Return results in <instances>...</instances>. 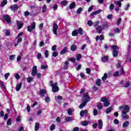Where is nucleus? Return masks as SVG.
I'll list each match as a JSON object with an SVG mask.
<instances>
[{"instance_id": "9", "label": "nucleus", "mask_w": 131, "mask_h": 131, "mask_svg": "<svg viewBox=\"0 0 131 131\" xmlns=\"http://www.w3.org/2000/svg\"><path fill=\"white\" fill-rule=\"evenodd\" d=\"M22 84H23V83H22V82H21L20 83L16 85L15 87V90L16 92H19V91L21 90V88H22Z\"/></svg>"}, {"instance_id": "50", "label": "nucleus", "mask_w": 131, "mask_h": 131, "mask_svg": "<svg viewBox=\"0 0 131 131\" xmlns=\"http://www.w3.org/2000/svg\"><path fill=\"white\" fill-rule=\"evenodd\" d=\"M121 17H119L117 20V25H120V23H121Z\"/></svg>"}, {"instance_id": "43", "label": "nucleus", "mask_w": 131, "mask_h": 131, "mask_svg": "<svg viewBox=\"0 0 131 131\" xmlns=\"http://www.w3.org/2000/svg\"><path fill=\"white\" fill-rule=\"evenodd\" d=\"M68 114L69 115H71L72 114V109L71 108H69L68 110Z\"/></svg>"}, {"instance_id": "30", "label": "nucleus", "mask_w": 131, "mask_h": 131, "mask_svg": "<svg viewBox=\"0 0 131 131\" xmlns=\"http://www.w3.org/2000/svg\"><path fill=\"white\" fill-rule=\"evenodd\" d=\"M107 73H105L104 74L103 76L101 78L102 80H103V81H105V80L107 79Z\"/></svg>"}, {"instance_id": "14", "label": "nucleus", "mask_w": 131, "mask_h": 131, "mask_svg": "<svg viewBox=\"0 0 131 131\" xmlns=\"http://www.w3.org/2000/svg\"><path fill=\"white\" fill-rule=\"evenodd\" d=\"M108 59L109 57L107 55H105L101 58V61L102 62H103V63H105V62H106V61H108Z\"/></svg>"}, {"instance_id": "52", "label": "nucleus", "mask_w": 131, "mask_h": 131, "mask_svg": "<svg viewBox=\"0 0 131 131\" xmlns=\"http://www.w3.org/2000/svg\"><path fill=\"white\" fill-rule=\"evenodd\" d=\"M114 4H111L110 6V9L111 11H112V10H113L114 9Z\"/></svg>"}, {"instance_id": "58", "label": "nucleus", "mask_w": 131, "mask_h": 131, "mask_svg": "<svg viewBox=\"0 0 131 131\" xmlns=\"http://www.w3.org/2000/svg\"><path fill=\"white\" fill-rule=\"evenodd\" d=\"M80 76L81 77V78L85 79V76L84 75V74H83V73H81L80 74Z\"/></svg>"}, {"instance_id": "20", "label": "nucleus", "mask_w": 131, "mask_h": 131, "mask_svg": "<svg viewBox=\"0 0 131 131\" xmlns=\"http://www.w3.org/2000/svg\"><path fill=\"white\" fill-rule=\"evenodd\" d=\"M75 2H73L70 6H69V9L70 10H72V9H74L75 8Z\"/></svg>"}, {"instance_id": "21", "label": "nucleus", "mask_w": 131, "mask_h": 131, "mask_svg": "<svg viewBox=\"0 0 131 131\" xmlns=\"http://www.w3.org/2000/svg\"><path fill=\"white\" fill-rule=\"evenodd\" d=\"M86 102L83 101L82 103H81L79 106L80 109H82L83 107H85V106L86 105Z\"/></svg>"}, {"instance_id": "27", "label": "nucleus", "mask_w": 131, "mask_h": 131, "mask_svg": "<svg viewBox=\"0 0 131 131\" xmlns=\"http://www.w3.org/2000/svg\"><path fill=\"white\" fill-rule=\"evenodd\" d=\"M72 36H77L78 35V32H77L76 30L73 31L72 33Z\"/></svg>"}, {"instance_id": "1", "label": "nucleus", "mask_w": 131, "mask_h": 131, "mask_svg": "<svg viewBox=\"0 0 131 131\" xmlns=\"http://www.w3.org/2000/svg\"><path fill=\"white\" fill-rule=\"evenodd\" d=\"M129 106L128 105H124V111L122 112L121 117L123 119H128L129 117L127 115V113L129 112Z\"/></svg>"}, {"instance_id": "37", "label": "nucleus", "mask_w": 131, "mask_h": 131, "mask_svg": "<svg viewBox=\"0 0 131 131\" xmlns=\"http://www.w3.org/2000/svg\"><path fill=\"white\" fill-rule=\"evenodd\" d=\"M46 11H47V6L46 5H44L42 8V13H46Z\"/></svg>"}, {"instance_id": "12", "label": "nucleus", "mask_w": 131, "mask_h": 131, "mask_svg": "<svg viewBox=\"0 0 131 131\" xmlns=\"http://www.w3.org/2000/svg\"><path fill=\"white\" fill-rule=\"evenodd\" d=\"M67 50H68V48H67V46H65L62 50H61L60 52V55H64L67 52Z\"/></svg>"}, {"instance_id": "19", "label": "nucleus", "mask_w": 131, "mask_h": 131, "mask_svg": "<svg viewBox=\"0 0 131 131\" xmlns=\"http://www.w3.org/2000/svg\"><path fill=\"white\" fill-rule=\"evenodd\" d=\"M114 4H115V5H116L117 6H118V7H119V8H121V2H120V1H114Z\"/></svg>"}, {"instance_id": "7", "label": "nucleus", "mask_w": 131, "mask_h": 131, "mask_svg": "<svg viewBox=\"0 0 131 131\" xmlns=\"http://www.w3.org/2000/svg\"><path fill=\"white\" fill-rule=\"evenodd\" d=\"M57 30H58V25L56 23H55L53 24V32L54 34H55V35H58Z\"/></svg>"}, {"instance_id": "6", "label": "nucleus", "mask_w": 131, "mask_h": 131, "mask_svg": "<svg viewBox=\"0 0 131 131\" xmlns=\"http://www.w3.org/2000/svg\"><path fill=\"white\" fill-rule=\"evenodd\" d=\"M35 24H36L35 22H33L31 26H28L27 30L29 32H31V31H32V30L35 28Z\"/></svg>"}, {"instance_id": "23", "label": "nucleus", "mask_w": 131, "mask_h": 131, "mask_svg": "<svg viewBox=\"0 0 131 131\" xmlns=\"http://www.w3.org/2000/svg\"><path fill=\"white\" fill-rule=\"evenodd\" d=\"M81 125H82V126H88V125H89V122L88 121H82Z\"/></svg>"}, {"instance_id": "15", "label": "nucleus", "mask_w": 131, "mask_h": 131, "mask_svg": "<svg viewBox=\"0 0 131 131\" xmlns=\"http://www.w3.org/2000/svg\"><path fill=\"white\" fill-rule=\"evenodd\" d=\"M96 30L98 32V33H102V31H103V29L101 27V26H98L96 27Z\"/></svg>"}, {"instance_id": "10", "label": "nucleus", "mask_w": 131, "mask_h": 131, "mask_svg": "<svg viewBox=\"0 0 131 131\" xmlns=\"http://www.w3.org/2000/svg\"><path fill=\"white\" fill-rule=\"evenodd\" d=\"M17 28H18V30L21 29V28H22V27H23V23H22V21H17Z\"/></svg>"}, {"instance_id": "18", "label": "nucleus", "mask_w": 131, "mask_h": 131, "mask_svg": "<svg viewBox=\"0 0 131 131\" xmlns=\"http://www.w3.org/2000/svg\"><path fill=\"white\" fill-rule=\"evenodd\" d=\"M96 84L97 86H101V84H102V82L101 81V79H97L96 80Z\"/></svg>"}, {"instance_id": "42", "label": "nucleus", "mask_w": 131, "mask_h": 131, "mask_svg": "<svg viewBox=\"0 0 131 131\" xmlns=\"http://www.w3.org/2000/svg\"><path fill=\"white\" fill-rule=\"evenodd\" d=\"M55 127H56V125H55L54 124H53L52 125H51L50 129L51 131H53L54 130V129H55Z\"/></svg>"}, {"instance_id": "34", "label": "nucleus", "mask_w": 131, "mask_h": 131, "mask_svg": "<svg viewBox=\"0 0 131 131\" xmlns=\"http://www.w3.org/2000/svg\"><path fill=\"white\" fill-rule=\"evenodd\" d=\"M97 108L99 110H101V109H103V105H102V103L100 102L98 104Z\"/></svg>"}, {"instance_id": "38", "label": "nucleus", "mask_w": 131, "mask_h": 131, "mask_svg": "<svg viewBox=\"0 0 131 131\" xmlns=\"http://www.w3.org/2000/svg\"><path fill=\"white\" fill-rule=\"evenodd\" d=\"M69 61H70L71 62H73V63H75V62H76V59L72 57V58H70L69 59Z\"/></svg>"}, {"instance_id": "24", "label": "nucleus", "mask_w": 131, "mask_h": 131, "mask_svg": "<svg viewBox=\"0 0 131 131\" xmlns=\"http://www.w3.org/2000/svg\"><path fill=\"white\" fill-rule=\"evenodd\" d=\"M113 108L112 107H108L105 111V113L106 114H109L110 113V112H111V111H112L113 110Z\"/></svg>"}, {"instance_id": "63", "label": "nucleus", "mask_w": 131, "mask_h": 131, "mask_svg": "<svg viewBox=\"0 0 131 131\" xmlns=\"http://www.w3.org/2000/svg\"><path fill=\"white\" fill-rule=\"evenodd\" d=\"M45 101L49 103L50 102V97L49 96H47L45 98Z\"/></svg>"}, {"instance_id": "16", "label": "nucleus", "mask_w": 131, "mask_h": 131, "mask_svg": "<svg viewBox=\"0 0 131 131\" xmlns=\"http://www.w3.org/2000/svg\"><path fill=\"white\" fill-rule=\"evenodd\" d=\"M98 125L99 129H102L103 127V121L102 120L100 119L98 120Z\"/></svg>"}, {"instance_id": "39", "label": "nucleus", "mask_w": 131, "mask_h": 131, "mask_svg": "<svg viewBox=\"0 0 131 131\" xmlns=\"http://www.w3.org/2000/svg\"><path fill=\"white\" fill-rule=\"evenodd\" d=\"M33 80V78L31 77H28L27 79V82H30L31 81H32Z\"/></svg>"}, {"instance_id": "4", "label": "nucleus", "mask_w": 131, "mask_h": 131, "mask_svg": "<svg viewBox=\"0 0 131 131\" xmlns=\"http://www.w3.org/2000/svg\"><path fill=\"white\" fill-rule=\"evenodd\" d=\"M82 100L84 102H90L91 101V97L89 96V94L87 93H84L83 95Z\"/></svg>"}, {"instance_id": "22", "label": "nucleus", "mask_w": 131, "mask_h": 131, "mask_svg": "<svg viewBox=\"0 0 131 131\" xmlns=\"http://www.w3.org/2000/svg\"><path fill=\"white\" fill-rule=\"evenodd\" d=\"M64 120L66 122H70V121H72V117H68L64 118Z\"/></svg>"}, {"instance_id": "53", "label": "nucleus", "mask_w": 131, "mask_h": 131, "mask_svg": "<svg viewBox=\"0 0 131 131\" xmlns=\"http://www.w3.org/2000/svg\"><path fill=\"white\" fill-rule=\"evenodd\" d=\"M103 28H108L109 27V26L108 25V24L105 23L102 25Z\"/></svg>"}, {"instance_id": "8", "label": "nucleus", "mask_w": 131, "mask_h": 131, "mask_svg": "<svg viewBox=\"0 0 131 131\" xmlns=\"http://www.w3.org/2000/svg\"><path fill=\"white\" fill-rule=\"evenodd\" d=\"M39 93H40V95L41 96V97H42V98H43V97H45V95H46V94H47V91H46V90H39Z\"/></svg>"}, {"instance_id": "45", "label": "nucleus", "mask_w": 131, "mask_h": 131, "mask_svg": "<svg viewBox=\"0 0 131 131\" xmlns=\"http://www.w3.org/2000/svg\"><path fill=\"white\" fill-rule=\"evenodd\" d=\"M93 115L94 116H96V115H98V110H97V109H94L93 110Z\"/></svg>"}, {"instance_id": "41", "label": "nucleus", "mask_w": 131, "mask_h": 131, "mask_svg": "<svg viewBox=\"0 0 131 131\" xmlns=\"http://www.w3.org/2000/svg\"><path fill=\"white\" fill-rule=\"evenodd\" d=\"M37 74V71H32L31 75L32 76H35Z\"/></svg>"}, {"instance_id": "13", "label": "nucleus", "mask_w": 131, "mask_h": 131, "mask_svg": "<svg viewBox=\"0 0 131 131\" xmlns=\"http://www.w3.org/2000/svg\"><path fill=\"white\" fill-rule=\"evenodd\" d=\"M18 7L17 4H14L10 7V9L12 11H16V10H17L18 9Z\"/></svg>"}, {"instance_id": "57", "label": "nucleus", "mask_w": 131, "mask_h": 131, "mask_svg": "<svg viewBox=\"0 0 131 131\" xmlns=\"http://www.w3.org/2000/svg\"><path fill=\"white\" fill-rule=\"evenodd\" d=\"M52 56H53L54 57V58H56V57H57V56H58V52L55 51L53 52L52 53Z\"/></svg>"}, {"instance_id": "40", "label": "nucleus", "mask_w": 131, "mask_h": 131, "mask_svg": "<svg viewBox=\"0 0 131 131\" xmlns=\"http://www.w3.org/2000/svg\"><path fill=\"white\" fill-rule=\"evenodd\" d=\"M81 57H82L81 54H77V57H76L77 61H80V59H81Z\"/></svg>"}, {"instance_id": "59", "label": "nucleus", "mask_w": 131, "mask_h": 131, "mask_svg": "<svg viewBox=\"0 0 131 131\" xmlns=\"http://www.w3.org/2000/svg\"><path fill=\"white\" fill-rule=\"evenodd\" d=\"M15 77L16 79H20V75H19L18 73H16L15 75Z\"/></svg>"}, {"instance_id": "28", "label": "nucleus", "mask_w": 131, "mask_h": 131, "mask_svg": "<svg viewBox=\"0 0 131 131\" xmlns=\"http://www.w3.org/2000/svg\"><path fill=\"white\" fill-rule=\"evenodd\" d=\"M80 34V35H82L83 34V31L82 30V28H79L78 30V34Z\"/></svg>"}, {"instance_id": "64", "label": "nucleus", "mask_w": 131, "mask_h": 131, "mask_svg": "<svg viewBox=\"0 0 131 131\" xmlns=\"http://www.w3.org/2000/svg\"><path fill=\"white\" fill-rule=\"evenodd\" d=\"M79 127H74L72 131H79Z\"/></svg>"}, {"instance_id": "32", "label": "nucleus", "mask_w": 131, "mask_h": 131, "mask_svg": "<svg viewBox=\"0 0 131 131\" xmlns=\"http://www.w3.org/2000/svg\"><path fill=\"white\" fill-rule=\"evenodd\" d=\"M82 11V8L80 7L76 11V13L77 14V15H79L80 14V13H81V11Z\"/></svg>"}, {"instance_id": "61", "label": "nucleus", "mask_w": 131, "mask_h": 131, "mask_svg": "<svg viewBox=\"0 0 131 131\" xmlns=\"http://www.w3.org/2000/svg\"><path fill=\"white\" fill-rule=\"evenodd\" d=\"M115 124H119V121L117 119H115L114 120Z\"/></svg>"}, {"instance_id": "55", "label": "nucleus", "mask_w": 131, "mask_h": 131, "mask_svg": "<svg viewBox=\"0 0 131 131\" xmlns=\"http://www.w3.org/2000/svg\"><path fill=\"white\" fill-rule=\"evenodd\" d=\"M129 7H130V5L129 4V3H128L124 8L125 11H127V10H128V8H129Z\"/></svg>"}, {"instance_id": "25", "label": "nucleus", "mask_w": 131, "mask_h": 131, "mask_svg": "<svg viewBox=\"0 0 131 131\" xmlns=\"http://www.w3.org/2000/svg\"><path fill=\"white\" fill-rule=\"evenodd\" d=\"M38 129H39V123L36 122L35 125V130L37 131Z\"/></svg>"}, {"instance_id": "17", "label": "nucleus", "mask_w": 131, "mask_h": 131, "mask_svg": "<svg viewBox=\"0 0 131 131\" xmlns=\"http://www.w3.org/2000/svg\"><path fill=\"white\" fill-rule=\"evenodd\" d=\"M76 49H77V47L75 44H73L71 46V50L73 52H75V51H76Z\"/></svg>"}, {"instance_id": "46", "label": "nucleus", "mask_w": 131, "mask_h": 131, "mask_svg": "<svg viewBox=\"0 0 131 131\" xmlns=\"http://www.w3.org/2000/svg\"><path fill=\"white\" fill-rule=\"evenodd\" d=\"M130 86V82L129 81L126 82L124 88H129Z\"/></svg>"}, {"instance_id": "2", "label": "nucleus", "mask_w": 131, "mask_h": 131, "mask_svg": "<svg viewBox=\"0 0 131 131\" xmlns=\"http://www.w3.org/2000/svg\"><path fill=\"white\" fill-rule=\"evenodd\" d=\"M112 50H113V56L114 58L116 57H118V51H117V49H118V46L113 45L111 47Z\"/></svg>"}, {"instance_id": "51", "label": "nucleus", "mask_w": 131, "mask_h": 131, "mask_svg": "<svg viewBox=\"0 0 131 131\" xmlns=\"http://www.w3.org/2000/svg\"><path fill=\"white\" fill-rule=\"evenodd\" d=\"M119 75V72L118 71H117L114 73L113 76H114V77H117V76H118Z\"/></svg>"}, {"instance_id": "47", "label": "nucleus", "mask_w": 131, "mask_h": 131, "mask_svg": "<svg viewBox=\"0 0 131 131\" xmlns=\"http://www.w3.org/2000/svg\"><path fill=\"white\" fill-rule=\"evenodd\" d=\"M22 37H18L17 38V43H20V42H22Z\"/></svg>"}, {"instance_id": "35", "label": "nucleus", "mask_w": 131, "mask_h": 131, "mask_svg": "<svg viewBox=\"0 0 131 131\" xmlns=\"http://www.w3.org/2000/svg\"><path fill=\"white\" fill-rule=\"evenodd\" d=\"M11 124H12V118H9L7 120V125H11Z\"/></svg>"}, {"instance_id": "48", "label": "nucleus", "mask_w": 131, "mask_h": 131, "mask_svg": "<svg viewBox=\"0 0 131 131\" xmlns=\"http://www.w3.org/2000/svg\"><path fill=\"white\" fill-rule=\"evenodd\" d=\"M9 59L10 60H11V61H14V59H15V55H11L9 56Z\"/></svg>"}, {"instance_id": "56", "label": "nucleus", "mask_w": 131, "mask_h": 131, "mask_svg": "<svg viewBox=\"0 0 131 131\" xmlns=\"http://www.w3.org/2000/svg\"><path fill=\"white\" fill-rule=\"evenodd\" d=\"M114 31L116 32V33H119L120 32V29H119L118 28H117L114 29Z\"/></svg>"}, {"instance_id": "44", "label": "nucleus", "mask_w": 131, "mask_h": 131, "mask_svg": "<svg viewBox=\"0 0 131 131\" xmlns=\"http://www.w3.org/2000/svg\"><path fill=\"white\" fill-rule=\"evenodd\" d=\"M45 55L46 58H48L49 57V51L48 50H45Z\"/></svg>"}, {"instance_id": "5", "label": "nucleus", "mask_w": 131, "mask_h": 131, "mask_svg": "<svg viewBox=\"0 0 131 131\" xmlns=\"http://www.w3.org/2000/svg\"><path fill=\"white\" fill-rule=\"evenodd\" d=\"M57 85H58V83H53L51 85L53 93H58V92H59L60 89L59 88V86Z\"/></svg>"}, {"instance_id": "62", "label": "nucleus", "mask_w": 131, "mask_h": 131, "mask_svg": "<svg viewBox=\"0 0 131 131\" xmlns=\"http://www.w3.org/2000/svg\"><path fill=\"white\" fill-rule=\"evenodd\" d=\"M120 73L122 75H123L124 74V73H125V72H124V70L123 69V68H121Z\"/></svg>"}, {"instance_id": "11", "label": "nucleus", "mask_w": 131, "mask_h": 131, "mask_svg": "<svg viewBox=\"0 0 131 131\" xmlns=\"http://www.w3.org/2000/svg\"><path fill=\"white\" fill-rule=\"evenodd\" d=\"M84 114H88V110H82L80 112V116H81V117H83V116H84Z\"/></svg>"}, {"instance_id": "36", "label": "nucleus", "mask_w": 131, "mask_h": 131, "mask_svg": "<svg viewBox=\"0 0 131 131\" xmlns=\"http://www.w3.org/2000/svg\"><path fill=\"white\" fill-rule=\"evenodd\" d=\"M109 105H110V102L108 100L104 102V107H108V106H109Z\"/></svg>"}, {"instance_id": "33", "label": "nucleus", "mask_w": 131, "mask_h": 131, "mask_svg": "<svg viewBox=\"0 0 131 131\" xmlns=\"http://www.w3.org/2000/svg\"><path fill=\"white\" fill-rule=\"evenodd\" d=\"M101 102L105 103V102H107V101H108V99H107V98H106V97H102L101 98Z\"/></svg>"}, {"instance_id": "26", "label": "nucleus", "mask_w": 131, "mask_h": 131, "mask_svg": "<svg viewBox=\"0 0 131 131\" xmlns=\"http://www.w3.org/2000/svg\"><path fill=\"white\" fill-rule=\"evenodd\" d=\"M129 125V122L128 121H126V122H124L123 124V127H127V126Z\"/></svg>"}, {"instance_id": "3", "label": "nucleus", "mask_w": 131, "mask_h": 131, "mask_svg": "<svg viewBox=\"0 0 131 131\" xmlns=\"http://www.w3.org/2000/svg\"><path fill=\"white\" fill-rule=\"evenodd\" d=\"M2 21L3 22H5L6 21L8 24H10V23H11V16L8 14L3 15Z\"/></svg>"}, {"instance_id": "49", "label": "nucleus", "mask_w": 131, "mask_h": 131, "mask_svg": "<svg viewBox=\"0 0 131 131\" xmlns=\"http://www.w3.org/2000/svg\"><path fill=\"white\" fill-rule=\"evenodd\" d=\"M85 70H86V73H87V74H90L91 69L87 68H86Z\"/></svg>"}, {"instance_id": "29", "label": "nucleus", "mask_w": 131, "mask_h": 131, "mask_svg": "<svg viewBox=\"0 0 131 131\" xmlns=\"http://www.w3.org/2000/svg\"><path fill=\"white\" fill-rule=\"evenodd\" d=\"M8 4V1L7 0H4L2 3L1 5V7H4V6H6Z\"/></svg>"}, {"instance_id": "60", "label": "nucleus", "mask_w": 131, "mask_h": 131, "mask_svg": "<svg viewBox=\"0 0 131 131\" xmlns=\"http://www.w3.org/2000/svg\"><path fill=\"white\" fill-rule=\"evenodd\" d=\"M88 24L89 26H93V21L92 20H88Z\"/></svg>"}, {"instance_id": "31", "label": "nucleus", "mask_w": 131, "mask_h": 131, "mask_svg": "<svg viewBox=\"0 0 131 131\" xmlns=\"http://www.w3.org/2000/svg\"><path fill=\"white\" fill-rule=\"evenodd\" d=\"M67 4H68V2H67V1L66 0H64L60 2V5H62V6H67Z\"/></svg>"}, {"instance_id": "54", "label": "nucleus", "mask_w": 131, "mask_h": 131, "mask_svg": "<svg viewBox=\"0 0 131 131\" xmlns=\"http://www.w3.org/2000/svg\"><path fill=\"white\" fill-rule=\"evenodd\" d=\"M9 76H10L9 73H6L4 75L5 78L6 80H7V79H8V77H9Z\"/></svg>"}]
</instances>
